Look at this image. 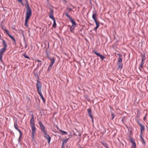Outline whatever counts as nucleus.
I'll return each mask as SVG.
<instances>
[{
    "label": "nucleus",
    "instance_id": "13",
    "mask_svg": "<svg viewBox=\"0 0 148 148\" xmlns=\"http://www.w3.org/2000/svg\"><path fill=\"white\" fill-rule=\"evenodd\" d=\"M38 93L41 99L43 101V102L44 103H45V99L43 97V96L42 94L41 91H40V92H38Z\"/></svg>",
    "mask_w": 148,
    "mask_h": 148
},
{
    "label": "nucleus",
    "instance_id": "24",
    "mask_svg": "<svg viewBox=\"0 0 148 148\" xmlns=\"http://www.w3.org/2000/svg\"><path fill=\"white\" fill-rule=\"evenodd\" d=\"M60 131L62 134L63 135L67 134V133L66 132L62 131L61 130H60Z\"/></svg>",
    "mask_w": 148,
    "mask_h": 148
},
{
    "label": "nucleus",
    "instance_id": "28",
    "mask_svg": "<svg viewBox=\"0 0 148 148\" xmlns=\"http://www.w3.org/2000/svg\"><path fill=\"white\" fill-rule=\"evenodd\" d=\"M52 66H53L51 65H49V66L48 67V71H49L50 70H51Z\"/></svg>",
    "mask_w": 148,
    "mask_h": 148
},
{
    "label": "nucleus",
    "instance_id": "1",
    "mask_svg": "<svg viewBox=\"0 0 148 148\" xmlns=\"http://www.w3.org/2000/svg\"><path fill=\"white\" fill-rule=\"evenodd\" d=\"M26 2V17L25 18V26L26 27L28 26V21L31 16L32 14V10L27 0H25Z\"/></svg>",
    "mask_w": 148,
    "mask_h": 148
},
{
    "label": "nucleus",
    "instance_id": "42",
    "mask_svg": "<svg viewBox=\"0 0 148 148\" xmlns=\"http://www.w3.org/2000/svg\"><path fill=\"white\" fill-rule=\"evenodd\" d=\"M8 35L9 36V37H10V36H11V34H8Z\"/></svg>",
    "mask_w": 148,
    "mask_h": 148
},
{
    "label": "nucleus",
    "instance_id": "43",
    "mask_svg": "<svg viewBox=\"0 0 148 148\" xmlns=\"http://www.w3.org/2000/svg\"><path fill=\"white\" fill-rule=\"evenodd\" d=\"M13 36L11 35V36H10V37L11 38Z\"/></svg>",
    "mask_w": 148,
    "mask_h": 148
},
{
    "label": "nucleus",
    "instance_id": "39",
    "mask_svg": "<svg viewBox=\"0 0 148 148\" xmlns=\"http://www.w3.org/2000/svg\"><path fill=\"white\" fill-rule=\"evenodd\" d=\"M98 27H96L95 28H94V29L95 30V31H96L97 29L98 28Z\"/></svg>",
    "mask_w": 148,
    "mask_h": 148
},
{
    "label": "nucleus",
    "instance_id": "15",
    "mask_svg": "<svg viewBox=\"0 0 148 148\" xmlns=\"http://www.w3.org/2000/svg\"><path fill=\"white\" fill-rule=\"evenodd\" d=\"M139 126H140V134L141 135L142 134L143 132L145 130V126L143 125L142 124L140 125Z\"/></svg>",
    "mask_w": 148,
    "mask_h": 148
},
{
    "label": "nucleus",
    "instance_id": "36",
    "mask_svg": "<svg viewBox=\"0 0 148 148\" xmlns=\"http://www.w3.org/2000/svg\"><path fill=\"white\" fill-rule=\"evenodd\" d=\"M136 122L139 125H140L141 124L139 122V121L138 120H137Z\"/></svg>",
    "mask_w": 148,
    "mask_h": 148
},
{
    "label": "nucleus",
    "instance_id": "27",
    "mask_svg": "<svg viewBox=\"0 0 148 148\" xmlns=\"http://www.w3.org/2000/svg\"><path fill=\"white\" fill-rule=\"evenodd\" d=\"M130 142L132 143H135L134 139H132V138H131L130 140Z\"/></svg>",
    "mask_w": 148,
    "mask_h": 148
},
{
    "label": "nucleus",
    "instance_id": "16",
    "mask_svg": "<svg viewBox=\"0 0 148 148\" xmlns=\"http://www.w3.org/2000/svg\"><path fill=\"white\" fill-rule=\"evenodd\" d=\"M72 11V9L71 8H69L68 9L67 11L65 13V14L66 15V16L68 17V16H70L69 14V13L71 11Z\"/></svg>",
    "mask_w": 148,
    "mask_h": 148
},
{
    "label": "nucleus",
    "instance_id": "18",
    "mask_svg": "<svg viewBox=\"0 0 148 148\" xmlns=\"http://www.w3.org/2000/svg\"><path fill=\"white\" fill-rule=\"evenodd\" d=\"M36 61L38 62V64L37 65L38 66H40L42 65V61L39 60H37Z\"/></svg>",
    "mask_w": 148,
    "mask_h": 148
},
{
    "label": "nucleus",
    "instance_id": "35",
    "mask_svg": "<svg viewBox=\"0 0 148 148\" xmlns=\"http://www.w3.org/2000/svg\"><path fill=\"white\" fill-rule=\"evenodd\" d=\"M35 134H32V139L34 138Z\"/></svg>",
    "mask_w": 148,
    "mask_h": 148
},
{
    "label": "nucleus",
    "instance_id": "40",
    "mask_svg": "<svg viewBox=\"0 0 148 148\" xmlns=\"http://www.w3.org/2000/svg\"><path fill=\"white\" fill-rule=\"evenodd\" d=\"M103 144L106 147H107L106 146V144L103 143Z\"/></svg>",
    "mask_w": 148,
    "mask_h": 148
},
{
    "label": "nucleus",
    "instance_id": "11",
    "mask_svg": "<svg viewBox=\"0 0 148 148\" xmlns=\"http://www.w3.org/2000/svg\"><path fill=\"white\" fill-rule=\"evenodd\" d=\"M97 12L95 11H93L92 12V18L94 21H97L96 18Z\"/></svg>",
    "mask_w": 148,
    "mask_h": 148
},
{
    "label": "nucleus",
    "instance_id": "17",
    "mask_svg": "<svg viewBox=\"0 0 148 148\" xmlns=\"http://www.w3.org/2000/svg\"><path fill=\"white\" fill-rule=\"evenodd\" d=\"M49 58L50 60L51 61V63H50V65H51L53 66L55 62V59H54L53 58Z\"/></svg>",
    "mask_w": 148,
    "mask_h": 148
},
{
    "label": "nucleus",
    "instance_id": "4",
    "mask_svg": "<svg viewBox=\"0 0 148 148\" xmlns=\"http://www.w3.org/2000/svg\"><path fill=\"white\" fill-rule=\"evenodd\" d=\"M50 11L49 12V17L53 21V25L52 27H56V22L55 19L53 16V14L54 12L53 9V8H50Z\"/></svg>",
    "mask_w": 148,
    "mask_h": 148
},
{
    "label": "nucleus",
    "instance_id": "25",
    "mask_svg": "<svg viewBox=\"0 0 148 148\" xmlns=\"http://www.w3.org/2000/svg\"><path fill=\"white\" fill-rule=\"evenodd\" d=\"M95 22L96 24V27H98L99 26V22H98L97 20L96 21H95Z\"/></svg>",
    "mask_w": 148,
    "mask_h": 148
},
{
    "label": "nucleus",
    "instance_id": "14",
    "mask_svg": "<svg viewBox=\"0 0 148 148\" xmlns=\"http://www.w3.org/2000/svg\"><path fill=\"white\" fill-rule=\"evenodd\" d=\"M31 127L32 128V134H35L36 131V128L35 127V125L31 126Z\"/></svg>",
    "mask_w": 148,
    "mask_h": 148
},
{
    "label": "nucleus",
    "instance_id": "19",
    "mask_svg": "<svg viewBox=\"0 0 148 148\" xmlns=\"http://www.w3.org/2000/svg\"><path fill=\"white\" fill-rule=\"evenodd\" d=\"M75 26H71L70 27V31L71 32L74 33V30L75 29Z\"/></svg>",
    "mask_w": 148,
    "mask_h": 148
},
{
    "label": "nucleus",
    "instance_id": "2",
    "mask_svg": "<svg viewBox=\"0 0 148 148\" xmlns=\"http://www.w3.org/2000/svg\"><path fill=\"white\" fill-rule=\"evenodd\" d=\"M38 124L40 125L41 131L44 135V137L47 140L48 143L49 144L51 140V137L47 134V132L45 130V126L42 121H39Z\"/></svg>",
    "mask_w": 148,
    "mask_h": 148
},
{
    "label": "nucleus",
    "instance_id": "7",
    "mask_svg": "<svg viewBox=\"0 0 148 148\" xmlns=\"http://www.w3.org/2000/svg\"><path fill=\"white\" fill-rule=\"evenodd\" d=\"M14 127L15 128L16 130H17L19 132V133H20V136H19V139H18V141L19 142L20 141V138L22 136V132H21V131L17 128V127H18V125L17 124V123L16 122H15L14 123Z\"/></svg>",
    "mask_w": 148,
    "mask_h": 148
},
{
    "label": "nucleus",
    "instance_id": "23",
    "mask_svg": "<svg viewBox=\"0 0 148 148\" xmlns=\"http://www.w3.org/2000/svg\"><path fill=\"white\" fill-rule=\"evenodd\" d=\"M23 56H24L25 58H27L29 60H30V58L25 53H24L23 54Z\"/></svg>",
    "mask_w": 148,
    "mask_h": 148
},
{
    "label": "nucleus",
    "instance_id": "12",
    "mask_svg": "<svg viewBox=\"0 0 148 148\" xmlns=\"http://www.w3.org/2000/svg\"><path fill=\"white\" fill-rule=\"evenodd\" d=\"M32 118L31 119L30 121V123L31 126L35 125L34 121V116L33 114L32 115Z\"/></svg>",
    "mask_w": 148,
    "mask_h": 148
},
{
    "label": "nucleus",
    "instance_id": "37",
    "mask_svg": "<svg viewBox=\"0 0 148 148\" xmlns=\"http://www.w3.org/2000/svg\"><path fill=\"white\" fill-rule=\"evenodd\" d=\"M22 34L23 36V37L24 38V39L25 40V36H24V34L23 32V31H22Z\"/></svg>",
    "mask_w": 148,
    "mask_h": 148
},
{
    "label": "nucleus",
    "instance_id": "8",
    "mask_svg": "<svg viewBox=\"0 0 148 148\" xmlns=\"http://www.w3.org/2000/svg\"><path fill=\"white\" fill-rule=\"evenodd\" d=\"M94 53L95 55L99 57L102 60H103L105 58V57L104 56L100 54L97 51H94Z\"/></svg>",
    "mask_w": 148,
    "mask_h": 148
},
{
    "label": "nucleus",
    "instance_id": "31",
    "mask_svg": "<svg viewBox=\"0 0 148 148\" xmlns=\"http://www.w3.org/2000/svg\"><path fill=\"white\" fill-rule=\"evenodd\" d=\"M11 38L12 39L13 42H14L15 43L16 42L15 39L14 37L13 36Z\"/></svg>",
    "mask_w": 148,
    "mask_h": 148
},
{
    "label": "nucleus",
    "instance_id": "33",
    "mask_svg": "<svg viewBox=\"0 0 148 148\" xmlns=\"http://www.w3.org/2000/svg\"><path fill=\"white\" fill-rule=\"evenodd\" d=\"M46 53L47 56V57L49 58V53L48 52L47 49V50L46 51Z\"/></svg>",
    "mask_w": 148,
    "mask_h": 148
},
{
    "label": "nucleus",
    "instance_id": "9",
    "mask_svg": "<svg viewBox=\"0 0 148 148\" xmlns=\"http://www.w3.org/2000/svg\"><path fill=\"white\" fill-rule=\"evenodd\" d=\"M87 111L89 116L92 119V122H93V116L91 113V110L90 108L87 109Z\"/></svg>",
    "mask_w": 148,
    "mask_h": 148
},
{
    "label": "nucleus",
    "instance_id": "38",
    "mask_svg": "<svg viewBox=\"0 0 148 148\" xmlns=\"http://www.w3.org/2000/svg\"><path fill=\"white\" fill-rule=\"evenodd\" d=\"M27 47V44H25L24 48L26 49Z\"/></svg>",
    "mask_w": 148,
    "mask_h": 148
},
{
    "label": "nucleus",
    "instance_id": "41",
    "mask_svg": "<svg viewBox=\"0 0 148 148\" xmlns=\"http://www.w3.org/2000/svg\"><path fill=\"white\" fill-rule=\"evenodd\" d=\"M79 148H83L81 146H80L79 147Z\"/></svg>",
    "mask_w": 148,
    "mask_h": 148
},
{
    "label": "nucleus",
    "instance_id": "32",
    "mask_svg": "<svg viewBox=\"0 0 148 148\" xmlns=\"http://www.w3.org/2000/svg\"><path fill=\"white\" fill-rule=\"evenodd\" d=\"M18 2L21 3V4H22L23 5V3L22 2V0H18Z\"/></svg>",
    "mask_w": 148,
    "mask_h": 148
},
{
    "label": "nucleus",
    "instance_id": "5",
    "mask_svg": "<svg viewBox=\"0 0 148 148\" xmlns=\"http://www.w3.org/2000/svg\"><path fill=\"white\" fill-rule=\"evenodd\" d=\"M117 55L119 56V57L117 61V65L118 66V69L121 70L123 68V64L122 62L123 59V58H122V56L119 54H118Z\"/></svg>",
    "mask_w": 148,
    "mask_h": 148
},
{
    "label": "nucleus",
    "instance_id": "22",
    "mask_svg": "<svg viewBox=\"0 0 148 148\" xmlns=\"http://www.w3.org/2000/svg\"><path fill=\"white\" fill-rule=\"evenodd\" d=\"M140 137L141 139V142H142L143 144L144 145H145L146 144V143H145V140H144L143 138H142L141 136H140Z\"/></svg>",
    "mask_w": 148,
    "mask_h": 148
},
{
    "label": "nucleus",
    "instance_id": "21",
    "mask_svg": "<svg viewBox=\"0 0 148 148\" xmlns=\"http://www.w3.org/2000/svg\"><path fill=\"white\" fill-rule=\"evenodd\" d=\"M144 59H142L141 62V64L140 65V68H141L142 69H143V64H144Z\"/></svg>",
    "mask_w": 148,
    "mask_h": 148
},
{
    "label": "nucleus",
    "instance_id": "20",
    "mask_svg": "<svg viewBox=\"0 0 148 148\" xmlns=\"http://www.w3.org/2000/svg\"><path fill=\"white\" fill-rule=\"evenodd\" d=\"M68 139H69V138H66V139H65V140H63V141L62 143V147H64V143H66L67 142L68 140Z\"/></svg>",
    "mask_w": 148,
    "mask_h": 148
},
{
    "label": "nucleus",
    "instance_id": "29",
    "mask_svg": "<svg viewBox=\"0 0 148 148\" xmlns=\"http://www.w3.org/2000/svg\"><path fill=\"white\" fill-rule=\"evenodd\" d=\"M145 54L142 55V56H141L142 59H144V61L145 60Z\"/></svg>",
    "mask_w": 148,
    "mask_h": 148
},
{
    "label": "nucleus",
    "instance_id": "34",
    "mask_svg": "<svg viewBox=\"0 0 148 148\" xmlns=\"http://www.w3.org/2000/svg\"><path fill=\"white\" fill-rule=\"evenodd\" d=\"M111 116L112 117V119H113L114 117V115L113 113L111 114Z\"/></svg>",
    "mask_w": 148,
    "mask_h": 148
},
{
    "label": "nucleus",
    "instance_id": "3",
    "mask_svg": "<svg viewBox=\"0 0 148 148\" xmlns=\"http://www.w3.org/2000/svg\"><path fill=\"white\" fill-rule=\"evenodd\" d=\"M2 43L4 45L3 47L0 50V60L2 61V57L3 53L5 51L7 47L6 42L4 40L2 39Z\"/></svg>",
    "mask_w": 148,
    "mask_h": 148
},
{
    "label": "nucleus",
    "instance_id": "45",
    "mask_svg": "<svg viewBox=\"0 0 148 148\" xmlns=\"http://www.w3.org/2000/svg\"><path fill=\"white\" fill-rule=\"evenodd\" d=\"M68 26H69V27H71V26H70V25H68Z\"/></svg>",
    "mask_w": 148,
    "mask_h": 148
},
{
    "label": "nucleus",
    "instance_id": "26",
    "mask_svg": "<svg viewBox=\"0 0 148 148\" xmlns=\"http://www.w3.org/2000/svg\"><path fill=\"white\" fill-rule=\"evenodd\" d=\"M136 147V144L135 143H132V146L131 148H135Z\"/></svg>",
    "mask_w": 148,
    "mask_h": 148
},
{
    "label": "nucleus",
    "instance_id": "46",
    "mask_svg": "<svg viewBox=\"0 0 148 148\" xmlns=\"http://www.w3.org/2000/svg\"><path fill=\"white\" fill-rule=\"evenodd\" d=\"M62 148H64V147H62Z\"/></svg>",
    "mask_w": 148,
    "mask_h": 148
},
{
    "label": "nucleus",
    "instance_id": "10",
    "mask_svg": "<svg viewBox=\"0 0 148 148\" xmlns=\"http://www.w3.org/2000/svg\"><path fill=\"white\" fill-rule=\"evenodd\" d=\"M68 16V18L69 19L70 22L72 24V26H75L76 25L75 22V21L73 19V18L70 16Z\"/></svg>",
    "mask_w": 148,
    "mask_h": 148
},
{
    "label": "nucleus",
    "instance_id": "44",
    "mask_svg": "<svg viewBox=\"0 0 148 148\" xmlns=\"http://www.w3.org/2000/svg\"><path fill=\"white\" fill-rule=\"evenodd\" d=\"M145 117V116L144 118V120Z\"/></svg>",
    "mask_w": 148,
    "mask_h": 148
},
{
    "label": "nucleus",
    "instance_id": "30",
    "mask_svg": "<svg viewBox=\"0 0 148 148\" xmlns=\"http://www.w3.org/2000/svg\"><path fill=\"white\" fill-rule=\"evenodd\" d=\"M4 30L5 31L6 34L8 35V34H10L9 31H8L7 30V29H4Z\"/></svg>",
    "mask_w": 148,
    "mask_h": 148
},
{
    "label": "nucleus",
    "instance_id": "6",
    "mask_svg": "<svg viewBox=\"0 0 148 148\" xmlns=\"http://www.w3.org/2000/svg\"><path fill=\"white\" fill-rule=\"evenodd\" d=\"M36 86L37 88V91L38 92L41 91L42 85L40 81L39 80L37 81Z\"/></svg>",
    "mask_w": 148,
    "mask_h": 148
}]
</instances>
